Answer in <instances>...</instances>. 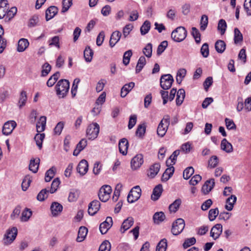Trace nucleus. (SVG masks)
<instances>
[{
	"mask_svg": "<svg viewBox=\"0 0 251 251\" xmlns=\"http://www.w3.org/2000/svg\"><path fill=\"white\" fill-rule=\"evenodd\" d=\"M55 88L59 98H64L69 92L70 82L67 79H60L57 83Z\"/></svg>",
	"mask_w": 251,
	"mask_h": 251,
	"instance_id": "obj_1",
	"label": "nucleus"
},
{
	"mask_svg": "<svg viewBox=\"0 0 251 251\" xmlns=\"http://www.w3.org/2000/svg\"><path fill=\"white\" fill-rule=\"evenodd\" d=\"M187 31L183 26H179L175 29L171 34V38L176 42H179L186 38Z\"/></svg>",
	"mask_w": 251,
	"mask_h": 251,
	"instance_id": "obj_2",
	"label": "nucleus"
},
{
	"mask_svg": "<svg viewBox=\"0 0 251 251\" xmlns=\"http://www.w3.org/2000/svg\"><path fill=\"white\" fill-rule=\"evenodd\" d=\"M170 125V117L169 115H166L159 123L157 133L158 136L163 137L166 134L168 126Z\"/></svg>",
	"mask_w": 251,
	"mask_h": 251,
	"instance_id": "obj_3",
	"label": "nucleus"
},
{
	"mask_svg": "<svg viewBox=\"0 0 251 251\" xmlns=\"http://www.w3.org/2000/svg\"><path fill=\"white\" fill-rule=\"evenodd\" d=\"M99 132V125L97 123H94L90 124L88 126L86 130V135L89 139L94 140L98 137Z\"/></svg>",
	"mask_w": 251,
	"mask_h": 251,
	"instance_id": "obj_4",
	"label": "nucleus"
},
{
	"mask_svg": "<svg viewBox=\"0 0 251 251\" xmlns=\"http://www.w3.org/2000/svg\"><path fill=\"white\" fill-rule=\"evenodd\" d=\"M111 192L112 188L110 185L102 186L100 188L98 194L100 200L103 202L107 201L110 198Z\"/></svg>",
	"mask_w": 251,
	"mask_h": 251,
	"instance_id": "obj_5",
	"label": "nucleus"
},
{
	"mask_svg": "<svg viewBox=\"0 0 251 251\" xmlns=\"http://www.w3.org/2000/svg\"><path fill=\"white\" fill-rule=\"evenodd\" d=\"M17 235V229L15 227H13L8 229L3 238V244L5 245H9L11 244L15 239Z\"/></svg>",
	"mask_w": 251,
	"mask_h": 251,
	"instance_id": "obj_6",
	"label": "nucleus"
},
{
	"mask_svg": "<svg viewBox=\"0 0 251 251\" xmlns=\"http://www.w3.org/2000/svg\"><path fill=\"white\" fill-rule=\"evenodd\" d=\"M141 189L139 186H136L132 188L129 192L127 200L129 203H133L137 201L141 197Z\"/></svg>",
	"mask_w": 251,
	"mask_h": 251,
	"instance_id": "obj_7",
	"label": "nucleus"
},
{
	"mask_svg": "<svg viewBox=\"0 0 251 251\" xmlns=\"http://www.w3.org/2000/svg\"><path fill=\"white\" fill-rule=\"evenodd\" d=\"M185 227L184 220L181 218L177 219L173 223L171 231L174 235L179 234Z\"/></svg>",
	"mask_w": 251,
	"mask_h": 251,
	"instance_id": "obj_8",
	"label": "nucleus"
},
{
	"mask_svg": "<svg viewBox=\"0 0 251 251\" xmlns=\"http://www.w3.org/2000/svg\"><path fill=\"white\" fill-rule=\"evenodd\" d=\"M173 82V77L171 75H164L160 78V86L164 90H168L171 88Z\"/></svg>",
	"mask_w": 251,
	"mask_h": 251,
	"instance_id": "obj_9",
	"label": "nucleus"
},
{
	"mask_svg": "<svg viewBox=\"0 0 251 251\" xmlns=\"http://www.w3.org/2000/svg\"><path fill=\"white\" fill-rule=\"evenodd\" d=\"M144 163L143 155L142 154L136 155L131 160V168L133 170H136L140 168Z\"/></svg>",
	"mask_w": 251,
	"mask_h": 251,
	"instance_id": "obj_10",
	"label": "nucleus"
},
{
	"mask_svg": "<svg viewBox=\"0 0 251 251\" xmlns=\"http://www.w3.org/2000/svg\"><path fill=\"white\" fill-rule=\"evenodd\" d=\"M113 224L112 219L107 217L104 222L101 223L100 226V230L102 234H105L111 227Z\"/></svg>",
	"mask_w": 251,
	"mask_h": 251,
	"instance_id": "obj_11",
	"label": "nucleus"
},
{
	"mask_svg": "<svg viewBox=\"0 0 251 251\" xmlns=\"http://www.w3.org/2000/svg\"><path fill=\"white\" fill-rule=\"evenodd\" d=\"M100 203L98 200H94L91 202L88 205V212L90 215L93 216L99 210Z\"/></svg>",
	"mask_w": 251,
	"mask_h": 251,
	"instance_id": "obj_12",
	"label": "nucleus"
},
{
	"mask_svg": "<svg viewBox=\"0 0 251 251\" xmlns=\"http://www.w3.org/2000/svg\"><path fill=\"white\" fill-rule=\"evenodd\" d=\"M17 126L16 123L14 121H11L6 122L2 128V133L5 135H8L11 134L13 129Z\"/></svg>",
	"mask_w": 251,
	"mask_h": 251,
	"instance_id": "obj_13",
	"label": "nucleus"
},
{
	"mask_svg": "<svg viewBox=\"0 0 251 251\" xmlns=\"http://www.w3.org/2000/svg\"><path fill=\"white\" fill-rule=\"evenodd\" d=\"M223 226L221 224H218L214 226L211 229L210 236L214 239H218L221 234Z\"/></svg>",
	"mask_w": 251,
	"mask_h": 251,
	"instance_id": "obj_14",
	"label": "nucleus"
},
{
	"mask_svg": "<svg viewBox=\"0 0 251 251\" xmlns=\"http://www.w3.org/2000/svg\"><path fill=\"white\" fill-rule=\"evenodd\" d=\"M88 170V162L84 159L82 160L78 163L77 167V172L81 176L84 175Z\"/></svg>",
	"mask_w": 251,
	"mask_h": 251,
	"instance_id": "obj_15",
	"label": "nucleus"
},
{
	"mask_svg": "<svg viewBox=\"0 0 251 251\" xmlns=\"http://www.w3.org/2000/svg\"><path fill=\"white\" fill-rule=\"evenodd\" d=\"M128 142L126 138H122L119 142V149L120 152L124 155H126L127 152Z\"/></svg>",
	"mask_w": 251,
	"mask_h": 251,
	"instance_id": "obj_16",
	"label": "nucleus"
},
{
	"mask_svg": "<svg viewBox=\"0 0 251 251\" xmlns=\"http://www.w3.org/2000/svg\"><path fill=\"white\" fill-rule=\"evenodd\" d=\"M51 213L53 216H58L62 211V205L57 202H53L50 206Z\"/></svg>",
	"mask_w": 251,
	"mask_h": 251,
	"instance_id": "obj_17",
	"label": "nucleus"
},
{
	"mask_svg": "<svg viewBox=\"0 0 251 251\" xmlns=\"http://www.w3.org/2000/svg\"><path fill=\"white\" fill-rule=\"evenodd\" d=\"M214 185V179L212 178L207 180L202 187V191L204 194H208L213 189Z\"/></svg>",
	"mask_w": 251,
	"mask_h": 251,
	"instance_id": "obj_18",
	"label": "nucleus"
},
{
	"mask_svg": "<svg viewBox=\"0 0 251 251\" xmlns=\"http://www.w3.org/2000/svg\"><path fill=\"white\" fill-rule=\"evenodd\" d=\"M58 12V8L55 6L49 7L46 11V19L47 21L53 18Z\"/></svg>",
	"mask_w": 251,
	"mask_h": 251,
	"instance_id": "obj_19",
	"label": "nucleus"
},
{
	"mask_svg": "<svg viewBox=\"0 0 251 251\" xmlns=\"http://www.w3.org/2000/svg\"><path fill=\"white\" fill-rule=\"evenodd\" d=\"M122 36L121 33L119 31H115L111 35L109 41V45L111 47H113L120 40Z\"/></svg>",
	"mask_w": 251,
	"mask_h": 251,
	"instance_id": "obj_20",
	"label": "nucleus"
},
{
	"mask_svg": "<svg viewBox=\"0 0 251 251\" xmlns=\"http://www.w3.org/2000/svg\"><path fill=\"white\" fill-rule=\"evenodd\" d=\"M135 83L133 82H129L124 85L121 90V97L125 98L127 95V94L133 89Z\"/></svg>",
	"mask_w": 251,
	"mask_h": 251,
	"instance_id": "obj_21",
	"label": "nucleus"
},
{
	"mask_svg": "<svg viewBox=\"0 0 251 251\" xmlns=\"http://www.w3.org/2000/svg\"><path fill=\"white\" fill-rule=\"evenodd\" d=\"M160 168V165L158 163H155L151 165L148 171V176L151 178H154L158 174Z\"/></svg>",
	"mask_w": 251,
	"mask_h": 251,
	"instance_id": "obj_22",
	"label": "nucleus"
},
{
	"mask_svg": "<svg viewBox=\"0 0 251 251\" xmlns=\"http://www.w3.org/2000/svg\"><path fill=\"white\" fill-rule=\"evenodd\" d=\"M237 200L236 197L234 195H231L226 200V204L225 205V208L228 211H231L233 209L234 204L235 203Z\"/></svg>",
	"mask_w": 251,
	"mask_h": 251,
	"instance_id": "obj_23",
	"label": "nucleus"
},
{
	"mask_svg": "<svg viewBox=\"0 0 251 251\" xmlns=\"http://www.w3.org/2000/svg\"><path fill=\"white\" fill-rule=\"evenodd\" d=\"M134 220L132 217H128L123 222L121 228L122 233L128 229L133 224Z\"/></svg>",
	"mask_w": 251,
	"mask_h": 251,
	"instance_id": "obj_24",
	"label": "nucleus"
},
{
	"mask_svg": "<svg viewBox=\"0 0 251 251\" xmlns=\"http://www.w3.org/2000/svg\"><path fill=\"white\" fill-rule=\"evenodd\" d=\"M28 41L25 38H21L18 43L17 51L19 52H23L29 46Z\"/></svg>",
	"mask_w": 251,
	"mask_h": 251,
	"instance_id": "obj_25",
	"label": "nucleus"
},
{
	"mask_svg": "<svg viewBox=\"0 0 251 251\" xmlns=\"http://www.w3.org/2000/svg\"><path fill=\"white\" fill-rule=\"evenodd\" d=\"M47 118L45 116H41L39 121L36 124V130L37 132L40 133L43 131L45 129Z\"/></svg>",
	"mask_w": 251,
	"mask_h": 251,
	"instance_id": "obj_26",
	"label": "nucleus"
},
{
	"mask_svg": "<svg viewBox=\"0 0 251 251\" xmlns=\"http://www.w3.org/2000/svg\"><path fill=\"white\" fill-rule=\"evenodd\" d=\"M163 191L162 186L159 184L155 187L153 190L152 194L151 195V199L153 201L157 200L160 197Z\"/></svg>",
	"mask_w": 251,
	"mask_h": 251,
	"instance_id": "obj_27",
	"label": "nucleus"
},
{
	"mask_svg": "<svg viewBox=\"0 0 251 251\" xmlns=\"http://www.w3.org/2000/svg\"><path fill=\"white\" fill-rule=\"evenodd\" d=\"M88 233V229L84 226H81L78 230L76 241L81 242L85 238Z\"/></svg>",
	"mask_w": 251,
	"mask_h": 251,
	"instance_id": "obj_28",
	"label": "nucleus"
},
{
	"mask_svg": "<svg viewBox=\"0 0 251 251\" xmlns=\"http://www.w3.org/2000/svg\"><path fill=\"white\" fill-rule=\"evenodd\" d=\"M60 38L58 36H55L50 38L48 41V44L50 47H55L58 49H60Z\"/></svg>",
	"mask_w": 251,
	"mask_h": 251,
	"instance_id": "obj_29",
	"label": "nucleus"
},
{
	"mask_svg": "<svg viewBox=\"0 0 251 251\" xmlns=\"http://www.w3.org/2000/svg\"><path fill=\"white\" fill-rule=\"evenodd\" d=\"M175 171L173 166L168 168L163 173L162 176V180L163 181H167L173 176Z\"/></svg>",
	"mask_w": 251,
	"mask_h": 251,
	"instance_id": "obj_30",
	"label": "nucleus"
},
{
	"mask_svg": "<svg viewBox=\"0 0 251 251\" xmlns=\"http://www.w3.org/2000/svg\"><path fill=\"white\" fill-rule=\"evenodd\" d=\"M40 159H31L29 165V169L33 173H35L37 172L39 168Z\"/></svg>",
	"mask_w": 251,
	"mask_h": 251,
	"instance_id": "obj_31",
	"label": "nucleus"
},
{
	"mask_svg": "<svg viewBox=\"0 0 251 251\" xmlns=\"http://www.w3.org/2000/svg\"><path fill=\"white\" fill-rule=\"evenodd\" d=\"M221 146L222 150L226 152H231L233 151L232 145L226 138L222 140Z\"/></svg>",
	"mask_w": 251,
	"mask_h": 251,
	"instance_id": "obj_32",
	"label": "nucleus"
},
{
	"mask_svg": "<svg viewBox=\"0 0 251 251\" xmlns=\"http://www.w3.org/2000/svg\"><path fill=\"white\" fill-rule=\"evenodd\" d=\"M185 96V91L183 89H180L177 92L176 99V104L177 105H180L184 99Z\"/></svg>",
	"mask_w": 251,
	"mask_h": 251,
	"instance_id": "obj_33",
	"label": "nucleus"
},
{
	"mask_svg": "<svg viewBox=\"0 0 251 251\" xmlns=\"http://www.w3.org/2000/svg\"><path fill=\"white\" fill-rule=\"evenodd\" d=\"M79 194L80 192L78 190L75 189H72L69 194L68 201L70 202H74L76 201L79 197Z\"/></svg>",
	"mask_w": 251,
	"mask_h": 251,
	"instance_id": "obj_34",
	"label": "nucleus"
},
{
	"mask_svg": "<svg viewBox=\"0 0 251 251\" xmlns=\"http://www.w3.org/2000/svg\"><path fill=\"white\" fill-rule=\"evenodd\" d=\"M215 48L218 53H222L226 50V44L224 41L219 40L215 43Z\"/></svg>",
	"mask_w": 251,
	"mask_h": 251,
	"instance_id": "obj_35",
	"label": "nucleus"
},
{
	"mask_svg": "<svg viewBox=\"0 0 251 251\" xmlns=\"http://www.w3.org/2000/svg\"><path fill=\"white\" fill-rule=\"evenodd\" d=\"M182 203V201L180 199H176L172 203H171L169 207V210L171 212L175 213L178 209L180 205Z\"/></svg>",
	"mask_w": 251,
	"mask_h": 251,
	"instance_id": "obj_36",
	"label": "nucleus"
},
{
	"mask_svg": "<svg viewBox=\"0 0 251 251\" xmlns=\"http://www.w3.org/2000/svg\"><path fill=\"white\" fill-rule=\"evenodd\" d=\"M165 219V215L162 212H157L154 214L153 220L155 224H159Z\"/></svg>",
	"mask_w": 251,
	"mask_h": 251,
	"instance_id": "obj_37",
	"label": "nucleus"
},
{
	"mask_svg": "<svg viewBox=\"0 0 251 251\" xmlns=\"http://www.w3.org/2000/svg\"><path fill=\"white\" fill-rule=\"evenodd\" d=\"M32 212L31 210L27 208H26L22 213V216L21 217V220L22 222H27L29 220V218L31 216Z\"/></svg>",
	"mask_w": 251,
	"mask_h": 251,
	"instance_id": "obj_38",
	"label": "nucleus"
},
{
	"mask_svg": "<svg viewBox=\"0 0 251 251\" xmlns=\"http://www.w3.org/2000/svg\"><path fill=\"white\" fill-rule=\"evenodd\" d=\"M179 154V151L176 150L173 152L172 154L170 156L169 159L167 160L166 162V165L168 166L173 165L176 163L177 156Z\"/></svg>",
	"mask_w": 251,
	"mask_h": 251,
	"instance_id": "obj_39",
	"label": "nucleus"
},
{
	"mask_svg": "<svg viewBox=\"0 0 251 251\" xmlns=\"http://www.w3.org/2000/svg\"><path fill=\"white\" fill-rule=\"evenodd\" d=\"M93 51L90 47H86L84 51V57L87 62H90L92 59Z\"/></svg>",
	"mask_w": 251,
	"mask_h": 251,
	"instance_id": "obj_40",
	"label": "nucleus"
},
{
	"mask_svg": "<svg viewBox=\"0 0 251 251\" xmlns=\"http://www.w3.org/2000/svg\"><path fill=\"white\" fill-rule=\"evenodd\" d=\"M17 9L16 7H13L9 10L8 9L4 18L5 21H9L11 20L14 17L15 15L17 13Z\"/></svg>",
	"mask_w": 251,
	"mask_h": 251,
	"instance_id": "obj_41",
	"label": "nucleus"
},
{
	"mask_svg": "<svg viewBox=\"0 0 251 251\" xmlns=\"http://www.w3.org/2000/svg\"><path fill=\"white\" fill-rule=\"evenodd\" d=\"M3 1L0 3V19L4 18L7 10L9 9L8 3Z\"/></svg>",
	"mask_w": 251,
	"mask_h": 251,
	"instance_id": "obj_42",
	"label": "nucleus"
},
{
	"mask_svg": "<svg viewBox=\"0 0 251 251\" xmlns=\"http://www.w3.org/2000/svg\"><path fill=\"white\" fill-rule=\"evenodd\" d=\"M243 35L238 28H235L234 30V42L237 44L243 41Z\"/></svg>",
	"mask_w": 251,
	"mask_h": 251,
	"instance_id": "obj_43",
	"label": "nucleus"
},
{
	"mask_svg": "<svg viewBox=\"0 0 251 251\" xmlns=\"http://www.w3.org/2000/svg\"><path fill=\"white\" fill-rule=\"evenodd\" d=\"M60 76L59 72H56L51 76L47 82V85L48 87H52L57 81Z\"/></svg>",
	"mask_w": 251,
	"mask_h": 251,
	"instance_id": "obj_44",
	"label": "nucleus"
},
{
	"mask_svg": "<svg viewBox=\"0 0 251 251\" xmlns=\"http://www.w3.org/2000/svg\"><path fill=\"white\" fill-rule=\"evenodd\" d=\"M146 60L145 57L143 56H141L138 61L136 67V73H139L142 70L144 66L146 65Z\"/></svg>",
	"mask_w": 251,
	"mask_h": 251,
	"instance_id": "obj_45",
	"label": "nucleus"
},
{
	"mask_svg": "<svg viewBox=\"0 0 251 251\" xmlns=\"http://www.w3.org/2000/svg\"><path fill=\"white\" fill-rule=\"evenodd\" d=\"M151 28V23L146 20L144 22L142 25L140 27L141 34L142 35L146 34Z\"/></svg>",
	"mask_w": 251,
	"mask_h": 251,
	"instance_id": "obj_46",
	"label": "nucleus"
},
{
	"mask_svg": "<svg viewBox=\"0 0 251 251\" xmlns=\"http://www.w3.org/2000/svg\"><path fill=\"white\" fill-rule=\"evenodd\" d=\"M27 100L26 93L25 91L21 92L20 98L19 100L18 105L20 108H21L25 104Z\"/></svg>",
	"mask_w": 251,
	"mask_h": 251,
	"instance_id": "obj_47",
	"label": "nucleus"
},
{
	"mask_svg": "<svg viewBox=\"0 0 251 251\" xmlns=\"http://www.w3.org/2000/svg\"><path fill=\"white\" fill-rule=\"evenodd\" d=\"M44 138V133H37L34 137V140L39 149L42 148V143Z\"/></svg>",
	"mask_w": 251,
	"mask_h": 251,
	"instance_id": "obj_48",
	"label": "nucleus"
},
{
	"mask_svg": "<svg viewBox=\"0 0 251 251\" xmlns=\"http://www.w3.org/2000/svg\"><path fill=\"white\" fill-rule=\"evenodd\" d=\"M49 193V189L46 188L42 189L38 194L37 199L41 201H44L48 197Z\"/></svg>",
	"mask_w": 251,
	"mask_h": 251,
	"instance_id": "obj_49",
	"label": "nucleus"
},
{
	"mask_svg": "<svg viewBox=\"0 0 251 251\" xmlns=\"http://www.w3.org/2000/svg\"><path fill=\"white\" fill-rule=\"evenodd\" d=\"M227 25L226 22L224 19L219 20L218 25V29L220 31L221 35H223L226 30Z\"/></svg>",
	"mask_w": 251,
	"mask_h": 251,
	"instance_id": "obj_50",
	"label": "nucleus"
},
{
	"mask_svg": "<svg viewBox=\"0 0 251 251\" xmlns=\"http://www.w3.org/2000/svg\"><path fill=\"white\" fill-rule=\"evenodd\" d=\"M167 247V241L166 239H162L157 244L156 251H166Z\"/></svg>",
	"mask_w": 251,
	"mask_h": 251,
	"instance_id": "obj_51",
	"label": "nucleus"
},
{
	"mask_svg": "<svg viewBox=\"0 0 251 251\" xmlns=\"http://www.w3.org/2000/svg\"><path fill=\"white\" fill-rule=\"evenodd\" d=\"M32 181L31 177L28 175L26 176L23 180L22 188L23 190L26 191Z\"/></svg>",
	"mask_w": 251,
	"mask_h": 251,
	"instance_id": "obj_52",
	"label": "nucleus"
},
{
	"mask_svg": "<svg viewBox=\"0 0 251 251\" xmlns=\"http://www.w3.org/2000/svg\"><path fill=\"white\" fill-rule=\"evenodd\" d=\"M186 74V70L185 69H180L177 73L176 80L178 83H180Z\"/></svg>",
	"mask_w": 251,
	"mask_h": 251,
	"instance_id": "obj_53",
	"label": "nucleus"
},
{
	"mask_svg": "<svg viewBox=\"0 0 251 251\" xmlns=\"http://www.w3.org/2000/svg\"><path fill=\"white\" fill-rule=\"evenodd\" d=\"M60 183V181L58 178H55L51 183L50 188L49 190L50 193L51 194L55 193L57 190Z\"/></svg>",
	"mask_w": 251,
	"mask_h": 251,
	"instance_id": "obj_54",
	"label": "nucleus"
},
{
	"mask_svg": "<svg viewBox=\"0 0 251 251\" xmlns=\"http://www.w3.org/2000/svg\"><path fill=\"white\" fill-rule=\"evenodd\" d=\"M208 17L206 15H202L200 22V29L201 31H204L205 30L208 25Z\"/></svg>",
	"mask_w": 251,
	"mask_h": 251,
	"instance_id": "obj_55",
	"label": "nucleus"
},
{
	"mask_svg": "<svg viewBox=\"0 0 251 251\" xmlns=\"http://www.w3.org/2000/svg\"><path fill=\"white\" fill-rule=\"evenodd\" d=\"M122 185L121 184L119 183L116 185L112 197L113 201H116L118 200V198L120 195V191L122 189Z\"/></svg>",
	"mask_w": 251,
	"mask_h": 251,
	"instance_id": "obj_56",
	"label": "nucleus"
},
{
	"mask_svg": "<svg viewBox=\"0 0 251 251\" xmlns=\"http://www.w3.org/2000/svg\"><path fill=\"white\" fill-rule=\"evenodd\" d=\"M194 173V169L192 167H189L186 168L183 174V178L185 179H189Z\"/></svg>",
	"mask_w": 251,
	"mask_h": 251,
	"instance_id": "obj_57",
	"label": "nucleus"
},
{
	"mask_svg": "<svg viewBox=\"0 0 251 251\" xmlns=\"http://www.w3.org/2000/svg\"><path fill=\"white\" fill-rule=\"evenodd\" d=\"M132 55V52L131 50L126 51L123 55V63L126 65H127L130 61V59Z\"/></svg>",
	"mask_w": 251,
	"mask_h": 251,
	"instance_id": "obj_58",
	"label": "nucleus"
},
{
	"mask_svg": "<svg viewBox=\"0 0 251 251\" xmlns=\"http://www.w3.org/2000/svg\"><path fill=\"white\" fill-rule=\"evenodd\" d=\"M219 215V210L218 208L211 209L209 211L208 218L210 221H214Z\"/></svg>",
	"mask_w": 251,
	"mask_h": 251,
	"instance_id": "obj_59",
	"label": "nucleus"
},
{
	"mask_svg": "<svg viewBox=\"0 0 251 251\" xmlns=\"http://www.w3.org/2000/svg\"><path fill=\"white\" fill-rule=\"evenodd\" d=\"M73 0H63L61 12L65 13L67 11L73 4Z\"/></svg>",
	"mask_w": 251,
	"mask_h": 251,
	"instance_id": "obj_60",
	"label": "nucleus"
},
{
	"mask_svg": "<svg viewBox=\"0 0 251 251\" xmlns=\"http://www.w3.org/2000/svg\"><path fill=\"white\" fill-rule=\"evenodd\" d=\"M152 44L148 43L143 49V52L147 57H151L152 55Z\"/></svg>",
	"mask_w": 251,
	"mask_h": 251,
	"instance_id": "obj_61",
	"label": "nucleus"
},
{
	"mask_svg": "<svg viewBox=\"0 0 251 251\" xmlns=\"http://www.w3.org/2000/svg\"><path fill=\"white\" fill-rule=\"evenodd\" d=\"M219 162L218 158L216 155L212 156L208 160V166L211 168L216 167Z\"/></svg>",
	"mask_w": 251,
	"mask_h": 251,
	"instance_id": "obj_62",
	"label": "nucleus"
},
{
	"mask_svg": "<svg viewBox=\"0 0 251 251\" xmlns=\"http://www.w3.org/2000/svg\"><path fill=\"white\" fill-rule=\"evenodd\" d=\"M192 34L195 38L197 43H200L201 41V34L198 29L195 27L192 28Z\"/></svg>",
	"mask_w": 251,
	"mask_h": 251,
	"instance_id": "obj_63",
	"label": "nucleus"
},
{
	"mask_svg": "<svg viewBox=\"0 0 251 251\" xmlns=\"http://www.w3.org/2000/svg\"><path fill=\"white\" fill-rule=\"evenodd\" d=\"M111 244L108 241H103L100 245L99 251H110Z\"/></svg>",
	"mask_w": 251,
	"mask_h": 251,
	"instance_id": "obj_64",
	"label": "nucleus"
}]
</instances>
